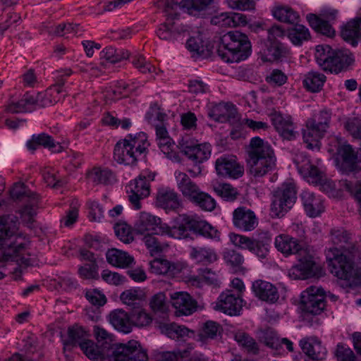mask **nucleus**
Returning a JSON list of instances; mask_svg holds the SVG:
<instances>
[{"mask_svg":"<svg viewBox=\"0 0 361 361\" xmlns=\"http://www.w3.org/2000/svg\"><path fill=\"white\" fill-rule=\"evenodd\" d=\"M353 61V55L348 50H334L329 61V66L324 68V71L338 73L346 71Z\"/></svg>","mask_w":361,"mask_h":361,"instance_id":"20","label":"nucleus"},{"mask_svg":"<svg viewBox=\"0 0 361 361\" xmlns=\"http://www.w3.org/2000/svg\"><path fill=\"white\" fill-rule=\"evenodd\" d=\"M211 23L220 27H238L245 25L247 18L239 13H221L212 18Z\"/></svg>","mask_w":361,"mask_h":361,"instance_id":"30","label":"nucleus"},{"mask_svg":"<svg viewBox=\"0 0 361 361\" xmlns=\"http://www.w3.org/2000/svg\"><path fill=\"white\" fill-rule=\"evenodd\" d=\"M301 200L306 214L310 217H316L324 211L322 200L316 197L313 192L303 191Z\"/></svg>","mask_w":361,"mask_h":361,"instance_id":"31","label":"nucleus"},{"mask_svg":"<svg viewBox=\"0 0 361 361\" xmlns=\"http://www.w3.org/2000/svg\"><path fill=\"white\" fill-rule=\"evenodd\" d=\"M233 225L244 231H251L258 225L257 218L252 210L244 207L235 209L233 213Z\"/></svg>","mask_w":361,"mask_h":361,"instance_id":"19","label":"nucleus"},{"mask_svg":"<svg viewBox=\"0 0 361 361\" xmlns=\"http://www.w3.org/2000/svg\"><path fill=\"white\" fill-rule=\"evenodd\" d=\"M190 255L198 262L211 263L216 259V254L205 247H192Z\"/></svg>","mask_w":361,"mask_h":361,"instance_id":"53","label":"nucleus"},{"mask_svg":"<svg viewBox=\"0 0 361 361\" xmlns=\"http://www.w3.org/2000/svg\"><path fill=\"white\" fill-rule=\"evenodd\" d=\"M157 6L165 13L167 21L177 18L179 16L178 10L183 8L181 1L178 3L176 0H158Z\"/></svg>","mask_w":361,"mask_h":361,"instance_id":"45","label":"nucleus"},{"mask_svg":"<svg viewBox=\"0 0 361 361\" xmlns=\"http://www.w3.org/2000/svg\"><path fill=\"white\" fill-rule=\"evenodd\" d=\"M301 169L307 172L309 182L316 185H322L325 183L326 178L323 172L317 166L308 163L306 166H302Z\"/></svg>","mask_w":361,"mask_h":361,"instance_id":"58","label":"nucleus"},{"mask_svg":"<svg viewBox=\"0 0 361 361\" xmlns=\"http://www.w3.org/2000/svg\"><path fill=\"white\" fill-rule=\"evenodd\" d=\"M215 192L226 201H233L237 198V189L228 183H220L214 187Z\"/></svg>","mask_w":361,"mask_h":361,"instance_id":"57","label":"nucleus"},{"mask_svg":"<svg viewBox=\"0 0 361 361\" xmlns=\"http://www.w3.org/2000/svg\"><path fill=\"white\" fill-rule=\"evenodd\" d=\"M102 59H106L111 63H118L123 59L129 57V52L127 50L119 49L117 50L112 47H107L104 48L102 52Z\"/></svg>","mask_w":361,"mask_h":361,"instance_id":"49","label":"nucleus"},{"mask_svg":"<svg viewBox=\"0 0 361 361\" xmlns=\"http://www.w3.org/2000/svg\"><path fill=\"white\" fill-rule=\"evenodd\" d=\"M78 27L77 24H59L55 27H51L49 30V35L59 36V37H66L68 34L75 32H78Z\"/></svg>","mask_w":361,"mask_h":361,"instance_id":"62","label":"nucleus"},{"mask_svg":"<svg viewBox=\"0 0 361 361\" xmlns=\"http://www.w3.org/2000/svg\"><path fill=\"white\" fill-rule=\"evenodd\" d=\"M2 246H8V250L6 255L9 256L12 261L17 262V267L13 269V274L16 280L20 279L23 269L32 264L31 259L23 252L25 249L24 244L19 243L16 245L13 243L7 244L4 241Z\"/></svg>","mask_w":361,"mask_h":361,"instance_id":"14","label":"nucleus"},{"mask_svg":"<svg viewBox=\"0 0 361 361\" xmlns=\"http://www.w3.org/2000/svg\"><path fill=\"white\" fill-rule=\"evenodd\" d=\"M302 137L304 142L307 145V147L310 149H319L320 139L322 137L317 133H313L307 128H305L302 130Z\"/></svg>","mask_w":361,"mask_h":361,"instance_id":"61","label":"nucleus"},{"mask_svg":"<svg viewBox=\"0 0 361 361\" xmlns=\"http://www.w3.org/2000/svg\"><path fill=\"white\" fill-rule=\"evenodd\" d=\"M88 178L95 185L109 184L111 181L112 173L108 169L94 168L87 173Z\"/></svg>","mask_w":361,"mask_h":361,"instance_id":"50","label":"nucleus"},{"mask_svg":"<svg viewBox=\"0 0 361 361\" xmlns=\"http://www.w3.org/2000/svg\"><path fill=\"white\" fill-rule=\"evenodd\" d=\"M295 25L288 29V36L293 44L295 45H300L303 41L308 40L310 37V34L308 29L302 25L298 23Z\"/></svg>","mask_w":361,"mask_h":361,"instance_id":"46","label":"nucleus"},{"mask_svg":"<svg viewBox=\"0 0 361 361\" xmlns=\"http://www.w3.org/2000/svg\"><path fill=\"white\" fill-rule=\"evenodd\" d=\"M87 336L85 329L80 326L75 325L69 327L68 329V338L64 340V349L71 348L75 346L78 343L80 345L81 342L87 341Z\"/></svg>","mask_w":361,"mask_h":361,"instance_id":"41","label":"nucleus"},{"mask_svg":"<svg viewBox=\"0 0 361 361\" xmlns=\"http://www.w3.org/2000/svg\"><path fill=\"white\" fill-rule=\"evenodd\" d=\"M129 188L130 194L128 195V200L135 209H140L141 208L140 200L149 195V183L145 176H140L130 182Z\"/></svg>","mask_w":361,"mask_h":361,"instance_id":"18","label":"nucleus"},{"mask_svg":"<svg viewBox=\"0 0 361 361\" xmlns=\"http://www.w3.org/2000/svg\"><path fill=\"white\" fill-rule=\"evenodd\" d=\"M214 0H181V6L188 14L199 16L204 12Z\"/></svg>","mask_w":361,"mask_h":361,"instance_id":"38","label":"nucleus"},{"mask_svg":"<svg viewBox=\"0 0 361 361\" xmlns=\"http://www.w3.org/2000/svg\"><path fill=\"white\" fill-rule=\"evenodd\" d=\"M301 309L308 314L317 315L321 314L326 306L324 295L319 293V290L315 287H310L302 293Z\"/></svg>","mask_w":361,"mask_h":361,"instance_id":"12","label":"nucleus"},{"mask_svg":"<svg viewBox=\"0 0 361 361\" xmlns=\"http://www.w3.org/2000/svg\"><path fill=\"white\" fill-rule=\"evenodd\" d=\"M219 56L226 62H239L251 53V44L246 35L239 31H230L221 37Z\"/></svg>","mask_w":361,"mask_h":361,"instance_id":"3","label":"nucleus"},{"mask_svg":"<svg viewBox=\"0 0 361 361\" xmlns=\"http://www.w3.org/2000/svg\"><path fill=\"white\" fill-rule=\"evenodd\" d=\"M334 51L328 45H318L316 47L315 59L317 63L324 71V68L329 67V61L331 53Z\"/></svg>","mask_w":361,"mask_h":361,"instance_id":"56","label":"nucleus"},{"mask_svg":"<svg viewBox=\"0 0 361 361\" xmlns=\"http://www.w3.org/2000/svg\"><path fill=\"white\" fill-rule=\"evenodd\" d=\"M114 231L116 236L124 243H130L133 241L131 227L126 223L116 224L114 226Z\"/></svg>","mask_w":361,"mask_h":361,"instance_id":"59","label":"nucleus"},{"mask_svg":"<svg viewBox=\"0 0 361 361\" xmlns=\"http://www.w3.org/2000/svg\"><path fill=\"white\" fill-rule=\"evenodd\" d=\"M156 204L159 207L173 211L181 206V200L174 190L162 188L157 192Z\"/></svg>","mask_w":361,"mask_h":361,"instance_id":"26","label":"nucleus"},{"mask_svg":"<svg viewBox=\"0 0 361 361\" xmlns=\"http://www.w3.org/2000/svg\"><path fill=\"white\" fill-rule=\"evenodd\" d=\"M202 210L212 212L216 207V201L207 193L200 191L192 201Z\"/></svg>","mask_w":361,"mask_h":361,"instance_id":"54","label":"nucleus"},{"mask_svg":"<svg viewBox=\"0 0 361 361\" xmlns=\"http://www.w3.org/2000/svg\"><path fill=\"white\" fill-rule=\"evenodd\" d=\"M161 222L159 217L142 212L140 213L135 221L133 231L135 233L141 235L149 233L164 234V224H161Z\"/></svg>","mask_w":361,"mask_h":361,"instance_id":"11","label":"nucleus"},{"mask_svg":"<svg viewBox=\"0 0 361 361\" xmlns=\"http://www.w3.org/2000/svg\"><path fill=\"white\" fill-rule=\"evenodd\" d=\"M274 244L278 251L286 255H298L304 249L297 239L286 234H281L276 236Z\"/></svg>","mask_w":361,"mask_h":361,"instance_id":"28","label":"nucleus"},{"mask_svg":"<svg viewBox=\"0 0 361 361\" xmlns=\"http://www.w3.org/2000/svg\"><path fill=\"white\" fill-rule=\"evenodd\" d=\"M288 49L280 41L267 42L264 50L263 60L268 61H278L286 56Z\"/></svg>","mask_w":361,"mask_h":361,"instance_id":"34","label":"nucleus"},{"mask_svg":"<svg viewBox=\"0 0 361 361\" xmlns=\"http://www.w3.org/2000/svg\"><path fill=\"white\" fill-rule=\"evenodd\" d=\"M247 154L248 171L255 178H262L275 169L276 158L274 149L259 137L251 139Z\"/></svg>","mask_w":361,"mask_h":361,"instance_id":"2","label":"nucleus"},{"mask_svg":"<svg viewBox=\"0 0 361 361\" xmlns=\"http://www.w3.org/2000/svg\"><path fill=\"white\" fill-rule=\"evenodd\" d=\"M111 324L118 331L129 333L132 330L130 314L123 310H116L109 315Z\"/></svg>","mask_w":361,"mask_h":361,"instance_id":"36","label":"nucleus"},{"mask_svg":"<svg viewBox=\"0 0 361 361\" xmlns=\"http://www.w3.org/2000/svg\"><path fill=\"white\" fill-rule=\"evenodd\" d=\"M174 26L175 23H165L161 24L157 32L159 38L165 41H172L178 39L181 35L184 37L189 36L190 32L187 27L184 26L179 30Z\"/></svg>","mask_w":361,"mask_h":361,"instance_id":"33","label":"nucleus"},{"mask_svg":"<svg viewBox=\"0 0 361 361\" xmlns=\"http://www.w3.org/2000/svg\"><path fill=\"white\" fill-rule=\"evenodd\" d=\"M326 81V76L317 71H310L303 80L305 87L312 92L320 91Z\"/></svg>","mask_w":361,"mask_h":361,"instance_id":"42","label":"nucleus"},{"mask_svg":"<svg viewBox=\"0 0 361 361\" xmlns=\"http://www.w3.org/2000/svg\"><path fill=\"white\" fill-rule=\"evenodd\" d=\"M302 352L313 360H323L326 355V350L322 342L315 337L305 338L300 341Z\"/></svg>","mask_w":361,"mask_h":361,"instance_id":"23","label":"nucleus"},{"mask_svg":"<svg viewBox=\"0 0 361 361\" xmlns=\"http://www.w3.org/2000/svg\"><path fill=\"white\" fill-rule=\"evenodd\" d=\"M270 118L276 130L283 138L292 140L295 137L297 133L290 116H284L280 112L274 111L270 114Z\"/></svg>","mask_w":361,"mask_h":361,"instance_id":"21","label":"nucleus"},{"mask_svg":"<svg viewBox=\"0 0 361 361\" xmlns=\"http://www.w3.org/2000/svg\"><path fill=\"white\" fill-rule=\"evenodd\" d=\"M341 36L352 46H357L361 40V17H356L348 21L341 27Z\"/></svg>","mask_w":361,"mask_h":361,"instance_id":"25","label":"nucleus"},{"mask_svg":"<svg viewBox=\"0 0 361 361\" xmlns=\"http://www.w3.org/2000/svg\"><path fill=\"white\" fill-rule=\"evenodd\" d=\"M234 338L248 353L252 355L259 354V348L257 343L248 334L238 331L235 334Z\"/></svg>","mask_w":361,"mask_h":361,"instance_id":"44","label":"nucleus"},{"mask_svg":"<svg viewBox=\"0 0 361 361\" xmlns=\"http://www.w3.org/2000/svg\"><path fill=\"white\" fill-rule=\"evenodd\" d=\"M142 291L135 289L126 290L120 296L121 300L129 307L130 311L142 306Z\"/></svg>","mask_w":361,"mask_h":361,"instance_id":"43","label":"nucleus"},{"mask_svg":"<svg viewBox=\"0 0 361 361\" xmlns=\"http://www.w3.org/2000/svg\"><path fill=\"white\" fill-rule=\"evenodd\" d=\"M93 334L99 348H102L106 353L116 343H114V335L104 328L95 325L93 326Z\"/></svg>","mask_w":361,"mask_h":361,"instance_id":"40","label":"nucleus"},{"mask_svg":"<svg viewBox=\"0 0 361 361\" xmlns=\"http://www.w3.org/2000/svg\"><path fill=\"white\" fill-rule=\"evenodd\" d=\"M178 147L181 152L195 163H202L211 155L212 146L209 143L194 144L182 140Z\"/></svg>","mask_w":361,"mask_h":361,"instance_id":"13","label":"nucleus"},{"mask_svg":"<svg viewBox=\"0 0 361 361\" xmlns=\"http://www.w3.org/2000/svg\"><path fill=\"white\" fill-rule=\"evenodd\" d=\"M164 234L176 239L188 238L190 232L209 238H214L218 235L217 230L209 224L187 214L180 215L176 226L169 227L164 224Z\"/></svg>","mask_w":361,"mask_h":361,"instance_id":"4","label":"nucleus"},{"mask_svg":"<svg viewBox=\"0 0 361 361\" xmlns=\"http://www.w3.org/2000/svg\"><path fill=\"white\" fill-rule=\"evenodd\" d=\"M26 145L27 148L32 151H35L37 146L48 148L54 153H59L63 150V147L59 143H56L51 136L44 133L33 135L31 140L27 142Z\"/></svg>","mask_w":361,"mask_h":361,"instance_id":"29","label":"nucleus"},{"mask_svg":"<svg viewBox=\"0 0 361 361\" xmlns=\"http://www.w3.org/2000/svg\"><path fill=\"white\" fill-rule=\"evenodd\" d=\"M344 128L354 138L361 140L360 118H348L344 123Z\"/></svg>","mask_w":361,"mask_h":361,"instance_id":"60","label":"nucleus"},{"mask_svg":"<svg viewBox=\"0 0 361 361\" xmlns=\"http://www.w3.org/2000/svg\"><path fill=\"white\" fill-rule=\"evenodd\" d=\"M229 237L235 246L247 249L261 259L266 258L269 254L271 238L267 231L259 233L255 238L235 233H231Z\"/></svg>","mask_w":361,"mask_h":361,"instance_id":"7","label":"nucleus"},{"mask_svg":"<svg viewBox=\"0 0 361 361\" xmlns=\"http://www.w3.org/2000/svg\"><path fill=\"white\" fill-rule=\"evenodd\" d=\"M242 307L243 300L239 294L235 295L232 290H227L219 295L214 309L233 316L239 314Z\"/></svg>","mask_w":361,"mask_h":361,"instance_id":"15","label":"nucleus"},{"mask_svg":"<svg viewBox=\"0 0 361 361\" xmlns=\"http://www.w3.org/2000/svg\"><path fill=\"white\" fill-rule=\"evenodd\" d=\"M349 234L345 231H331V240L334 244L341 245V253L337 254L327 261L331 274L343 281L341 286L355 287L361 281V272L355 264V260L360 258L361 251L355 245L348 243Z\"/></svg>","mask_w":361,"mask_h":361,"instance_id":"1","label":"nucleus"},{"mask_svg":"<svg viewBox=\"0 0 361 361\" xmlns=\"http://www.w3.org/2000/svg\"><path fill=\"white\" fill-rule=\"evenodd\" d=\"M272 13L274 17L278 20L289 24L298 23L300 16L298 13L293 8L286 6H279L275 7Z\"/></svg>","mask_w":361,"mask_h":361,"instance_id":"39","label":"nucleus"},{"mask_svg":"<svg viewBox=\"0 0 361 361\" xmlns=\"http://www.w3.org/2000/svg\"><path fill=\"white\" fill-rule=\"evenodd\" d=\"M335 355L338 361H356V357L353 350L341 344L337 345Z\"/></svg>","mask_w":361,"mask_h":361,"instance_id":"64","label":"nucleus"},{"mask_svg":"<svg viewBox=\"0 0 361 361\" xmlns=\"http://www.w3.org/2000/svg\"><path fill=\"white\" fill-rule=\"evenodd\" d=\"M221 329V326L215 322L208 321L205 322L198 335L199 340L202 343H206L208 339L215 338Z\"/></svg>","mask_w":361,"mask_h":361,"instance_id":"51","label":"nucleus"},{"mask_svg":"<svg viewBox=\"0 0 361 361\" xmlns=\"http://www.w3.org/2000/svg\"><path fill=\"white\" fill-rule=\"evenodd\" d=\"M148 145L145 133H140L134 136L129 135L128 138L116 143L114 151V159L119 164L136 165L139 157L145 152Z\"/></svg>","mask_w":361,"mask_h":361,"instance_id":"5","label":"nucleus"},{"mask_svg":"<svg viewBox=\"0 0 361 361\" xmlns=\"http://www.w3.org/2000/svg\"><path fill=\"white\" fill-rule=\"evenodd\" d=\"M252 290L260 300L273 303L279 299L277 288L271 283L262 280L255 281L252 283Z\"/></svg>","mask_w":361,"mask_h":361,"instance_id":"27","label":"nucleus"},{"mask_svg":"<svg viewBox=\"0 0 361 361\" xmlns=\"http://www.w3.org/2000/svg\"><path fill=\"white\" fill-rule=\"evenodd\" d=\"M11 197L13 200L25 201L26 204L22 209V214L27 217L31 221L32 217L36 214V208L38 206V195L32 192L23 183H16L10 190Z\"/></svg>","mask_w":361,"mask_h":361,"instance_id":"9","label":"nucleus"},{"mask_svg":"<svg viewBox=\"0 0 361 361\" xmlns=\"http://www.w3.org/2000/svg\"><path fill=\"white\" fill-rule=\"evenodd\" d=\"M172 306L176 314L190 315L197 310V302L186 292H176L170 295Z\"/></svg>","mask_w":361,"mask_h":361,"instance_id":"17","label":"nucleus"},{"mask_svg":"<svg viewBox=\"0 0 361 361\" xmlns=\"http://www.w3.org/2000/svg\"><path fill=\"white\" fill-rule=\"evenodd\" d=\"M310 27L317 32L321 33L329 37L335 35V30L331 23L326 19H323L316 14L309 13L306 16Z\"/></svg>","mask_w":361,"mask_h":361,"instance_id":"35","label":"nucleus"},{"mask_svg":"<svg viewBox=\"0 0 361 361\" xmlns=\"http://www.w3.org/2000/svg\"><path fill=\"white\" fill-rule=\"evenodd\" d=\"M293 205L290 197H288V200H284L283 197L281 199L273 197L270 209L271 215L274 217L283 216Z\"/></svg>","mask_w":361,"mask_h":361,"instance_id":"47","label":"nucleus"},{"mask_svg":"<svg viewBox=\"0 0 361 361\" xmlns=\"http://www.w3.org/2000/svg\"><path fill=\"white\" fill-rule=\"evenodd\" d=\"M297 255L298 263L289 271V276L292 279H306L321 275L322 268L314 261L307 249L304 248Z\"/></svg>","mask_w":361,"mask_h":361,"instance_id":"8","label":"nucleus"},{"mask_svg":"<svg viewBox=\"0 0 361 361\" xmlns=\"http://www.w3.org/2000/svg\"><path fill=\"white\" fill-rule=\"evenodd\" d=\"M209 116L220 123L228 122L238 126L240 118L235 106L231 103H219L209 112Z\"/></svg>","mask_w":361,"mask_h":361,"instance_id":"16","label":"nucleus"},{"mask_svg":"<svg viewBox=\"0 0 361 361\" xmlns=\"http://www.w3.org/2000/svg\"><path fill=\"white\" fill-rule=\"evenodd\" d=\"M107 361H148L147 351L140 343L130 340L126 343H116L107 352Z\"/></svg>","mask_w":361,"mask_h":361,"instance_id":"6","label":"nucleus"},{"mask_svg":"<svg viewBox=\"0 0 361 361\" xmlns=\"http://www.w3.org/2000/svg\"><path fill=\"white\" fill-rule=\"evenodd\" d=\"M80 347L90 360L93 361H104L106 360L107 353L92 341L87 340L81 342Z\"/></svg>","mask_w":361,"mask_h":361,"instance_id":"37","label":"nucleus"},{"mask_svg":"<svg viewBox=\"0 0 361 361\" xmlns=\"http://www.w3.org/2000/svg\"><path fill=\"white\" fill-rule=\"evenodd\" d=\"M177 186L182 195L190 202L201 191L197 184L192 180L189 176L183 172H176Z\"/></svg>","mask_w":361,"mask_h":361,"instance_id":"24","label":"nucleus"},{"mask_svg":"<svg viewBox=\"0 0 361 361\" xmlns=\"http://www.w3.org/2000/svg\"><path fill=\"white\" fill-rule=\"evenodd\" d=\"M216 170L219 175L224 177L238 178L243 174V166L233 157H221L216 161Z\"/></svg>","mask_w":361,"mask_h":361,"instance_id":"22","label":"nucleus"},{"mask_svg":"<svg viewBox=\"0 0 361 361\" xmlns=\"http://www.w3.org/2000/svg\"><path fill=\"white\" fill-rule=\"evenodd\" d=\"M259 341L264 343L267 347L279 350L281 348V339L277 336L276 333L271 329L262 330L259 333Z\"/></svg>","mask_w":361,"mask_h":361,"instance_id":"48","label":"nucleus"},{"mask_svg":"<svg viewBox=\"0 0 361 361\" xmlns=\"http://www.w3.org/2000/svg\"><path fill=\"white\" fill-rule=\"evenodd\" d=\"M288 197H291L292 203L295 204L297 199L296 189L293 183H284L274 191L273 195V197L280 199L283 197L284 200H288Z\"/></svg>","mask_w":361,"mask_h":361,"instance_id":"55","label":"nucleus"},{"mask_svg":"<svg viewBox=\"0 0 361 361\" xmlns=\"http://www.w3.org/2000/svg\"><path fill=\"white\" fill-rule=\"evenodd\" d=\"M337 166L341 171L348 174L361 170V160L350 145H343L337 149Z\"/></svg>","mask_w":361,"mask_h":361,"instance_id":"10","label":"nucleus"},{"mask_svg":"<svg viewBox=\"0 0 361 361\" xmlns=\"http://www.w3.org/2000/svg\"><path fill=\"white\" fill-rule=\"evenodd\" d=\"M130 314L131 326L134 324L142 327L149 325L152 322V317L142 308V306L130 311Z\"/></svg>","mask_w":361,"mask_h":361,"instance_id":"52","label":"nucleus"},{"mask_svg":"<svg viewBox=\"0 0 361 361\" xmlns=\"http://www.w3.org/2000/svg\"><path fill=\"white\" fill-rule=\"evenodd\" d=\"M172 267L170 262L163 259H155L150 262V271L155 274H166Z\"/></svg>","mask_w":361,"mask_h":361,"instance_id":"63","label":"nucleus"},{"mask_svg":"<svg viewBox=\"0 0 361 361\" xmlns=\"http://www.w3.org/2000/svg\"><path fill=\"white\" fill-rule=\"evenodd\" d=\"M106 257L110 264L118 268L127 269L135 264L133 257L126 252L116 248L109 250Z\"/></svg>","mask_w":361,"mask_h":361,"instance_id":"32","label":"nucleus"}]
</instances>
